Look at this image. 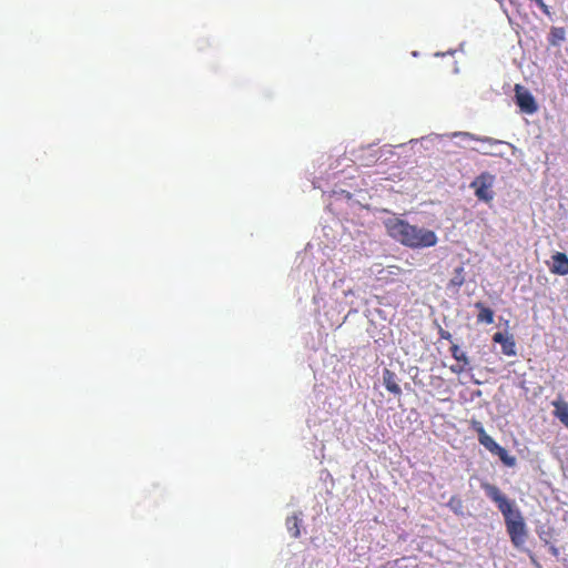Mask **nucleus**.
I'll return each mask as SVG.
<instances>
[{"mask_svg":"<svg viewBox=\"0 0 568 568\" xmlns=\"http://www.w3.org/2000/svg\"><path fill=\"white\" fill-rule=\"evenodd\" d=\"M384 225L392 239L413 250L433 247L438 242L434 231L409 224L396 215L385 219Z\"/></svg>","mask_w":568,"mask_h":568,"instance_id":"nucleus-1","label":"nucleus"},{"mask_svg":"<svg viewBox=\"0 0 568 568\" xmlns=\"http://www.w3.org/2000/svg\"><path fill=\"white\" fill-rule=\"evenodd\" d=\"M481 488L486 496L496 504L505 520L517 517L520 510L517 508L515 500H511L504 495L500 489L489 483H483Z\"/></svg>","mask_w":568,"mask_h":568,"instance_id":"nucleus-2","label":"nucleus"},{"mask_svg":"<svg viewBox=\"0 0 568 568\" xmlns=\"http://www.w3.org/2000/svg\"><path fill=\"white\" fill-rule=\"evenodd\" d=\"M450 138H459L462 139L463 141H466V140H474V141H479L481 142L483 144H487L491 148V150H485V149H476L477 152L481 153V154H485V155H493V156H504V152L498 150L497 148L498 146H501V145H508L513 150V153L515 154L516 152H518V149L508 143V142H505V141H501V140H496V139H493V138H488V136H476L469 132H454L449 135Z\"/></svg>","mask_w":568,"mask_h":568,"instance_id":"nucleus-3","label":"nucleus"},{"mask_svg":"<svg viewBox=\"0 0 568 568\" xmlns=\"http://www.w3.org/2000/svg\"><path fill=\"white\" fill-rule=\"evenodd\" d=\"M495 175L489 172L479 174L469 185L474 190L475 195L483 202H490L494 199L491 187L495 183Z\"/></svg>","mask_w":568,"mask_h":568,"instance_id":"nucleus-4","label":"nucleus"},{"mask_svg":"<svg viewBox=\"0 0 568 568\" xmlns=\"http://www.w3.org/2000/svg\"><path fill=\"white\" fill-rule=\"evenodd\" d=\"M507 532L510 537L511 542L516 547H520L525 544L527 537L526 524L521 513L517 517H511L505 520Z\"/></svg>","mask_w":568,"mask_h":568,"instance_id":"nucleus-5","label":"nucleus"},{"mask_svg":"<svg viewBox=\"0 0 568 568\" xmlns=\"http://www.w3.org/2000/svg\"><path fill=\"white\" fill-rule=\"evenodd\" d=\"M515 102L525 114H534L538 110V104L528 89L520 84L515 85Z\"/></svg>","mask_w":568,"mask_h":568,"instance_id":"nucleus-6","label":"nucleus"},{"mask_svg":"<svg viewBox=\"0 0 568 568\" xmlns=\"http://www.w3.org/2000/svg\"><path fill=\"white\" fill-rule=\"evenodd\" d=\"M493 341L501 345V349L505 355H516V343L511 335H506L501 332H497L494 334Z\"/></svg>","mask_w":568,"mask_h":568,"instance_id":"nucleus-7","label":"nucleus"},{"mask_svg":"<svg viewBox=\"0 0 568 568\" xmlns=\"http://www.w3.org/2000/svg\"><path fill=\"white\" fill-rule=\"evenodd\" d=\"M475 430L478 433V440L487 450L495 454L499 449L498 445L484 429L483 425L478 422L474 424Z\"/></svg>","mask_w":568,"mask_h":568,"instance_id":"nucleus-8","label":"nucleus"},{"mask_svg":"<svg viewBox=\"0 0 568 568\" xmlns=\"http://www.w3.org/2000/svg\"><path fill=\"white\" fill-rule=\"evenodd\" d=\"M302 520L303 514L301 511L294 513L286 518L285 526L291 537L297 538L301 535L300 526Z\"/></svg>","mask_w":568,"mask_h":568,"instance_id":"nucleus-9","label":"nucleus"},{"mask_svg":"<svg viewBox=\"0 0 568 568\" xmlns=\"http://www.w3.org/2000/svg\"><path fill=\"white\" fill-rule=\"evenodd\" d=\"M551 271L559 275L568 274V257L565 253L558 252L552 256Z\"/></svg>","mask_w":568,"mask_h":568,"instance_id":"nucleus-10","label":"nucleus"},{"mask_svg":"<svg viewBox=\"0 0 568 568\" xmlns=\"http://www.w3.org/2000/svg\"><path fill=\"white\" fill-rule=\"evenodd\" d=\"M552 406L555 408V417L558 418L560 423L568 428V403L565 400L557 399L552 402Z\"/></svg>","mask_w":568,"mask_h":568,"instance_id":"nucleus-11","label":"nucleus"},{"mask_svg":"<svg viewBox=\"0 0 568 568\" xmlns=\"http://www.w3.org/2000/svg\"><path fill=\"white\" fill-rule=\"evenodd\" d=\"M383 384L385 385L386 389L393 394H400V387L395 381V375L388 371L385 369L383 374Z\"/></svg>","mask_w":568,"mask_h":568,"instance_id":"nucleus-12","label":"nucleus"},{"mask_svg":"<svg viewBox=\"0 0 568 568\" xmlns=\"http://www.w3.org/2000/svg\"><path fill=\"white\" fill-rule=\"evenodd\" d=\"M476 308L479 310L477 321L480 323L491 324L494 322V312L486 307L483 303L478 302L475 304Z\"/></svg>","mask_w":568,"mask_h":568,"instance_id":"nucleus-13","label":"nucleus"},{"mask_svg":"<svg viewBox=\"0 0 568 568\" xmlns=\"http://www.w3.org/2000/svg\"><path fill=\"white\" fill-rule=\"evenodd\" d=\"M495 455H497L506 466L511 467L515 466L516 464V458L509 455L508 452L501 446L499 447V449H497Z\"/></svg>","mask_w":568,"mask_h":568,"instance_id":"nucleus-14","label":"nucleus"},{"mask_svg":"<svg viewBox=\"0 0 568 568\" xmlns=\"http://www.w3.org/2000/svg\"><path fill=\"white\" fill-rule=\"evenodd\" d=\"M450 349H452L453 357L457 362H462L464 365H468L469 364L468 356L457 345H454Z\"/></svg>","mask_w":568,"mask_h":568,"instance_id":"nucleus-15","label":"nucleus"},{"mask_svg":"<svg viewBox=\"0 0 568 568\" xmlns=\"http://www.w3.org/2000/svg\"><path fill=\"white\" fill-rule=\"evenodd\" d=\"M448 507L457 515H463L464 514V506H463V503L459 498H455L453 497L449 501H448Z\"/></svg>","mask_w":568,"mask_h":568,"instance_id":"nucleus-16","label":"nucleus"},{"mask_svg":"<svg viewBox=\"0 0 568 568\" xmlns=\"http://www.w3.org/2000/svg\"><path fill=\"white\" fill-rule=\"evenodd\" d=\"M551 36L554 39L562 41L565 39V30L562 28H552Z\"/></svg>","mask_w":568,"mask_h":568,"instance_id":"nucleus-17","label":"nucleus"},{"mask_svg":"<svg viewBox=\"0 0 568 568\" xmlns=\"http://www.w3.org/2000/svg\"><path fill=\"white\" fill-rule=\"evenodd\" d=\"M443 135H439V134H430V135H427V136H424L422 138V142L423 143H434L435 141L442 139Z\"/></svg>","mask_w":568,"mask_h":568,"instance_id":"nucleus-18","label":"nucleus"},{"mask_svg":"<svg viewBox=\"0 0 568 568\" xmlns=\"http://www.w3.org/2000/svg\"><path fill=\"white\" fill-rule=\"evenodd\" d=\"M464 366H465V365H459V364H457V365H452V366H450V371H452L453 373H455V374H460V373L464 371Z\"/></svg>","mask_w":568,"mask_h":568,"instance_id":"nucleus-19","label":"nucleus"},{"mask_svg":"<svg viewBox=\"0 0 568 568\" xmlns=\"http://www.w3.org/2000/svg\"><path fill=\"white\" fill-rule=\"evenodd\" d=\"M538 7L544 11V13H546L548 16L550 14L549 8L546 3H541V6H538Z\"/></svg>","mask_w":568,"mask_h":568,"instance_id":"nucleus-20","label":"nucleus"},{"mask_svg":"<svg viewBox=\"0 0 568 568\" xmlns=\"http://www.w3.org/2000/svg\"><path fill=\"white\" fill-rule=\"evenodd\" d=\"M535 2L538 4V6H541V3H545L544 0H535Z\"/></svg>","mask_w":568,"mask_h":568,"instance_id":"nucleus-21","label":"nucleus"},{"mask_svg":"<svg viewBox=\"0 0 568 568\" xmlns=\"http://www.w3.org/2000/svg\"><path fill=\"white\" fill-rule=\"evenodd\" d=\"M449 336H450L449 333H446V334L443 333L442 334V337H444V338H448Z\"/></svg>","mask_w":568,"mask_h":568,"instance_id":"nucleus-22","label":"nucleus"},{"mask_svg":"<svg viewBox=\"0 0 568 568\" xmlns=\"http://www.w3.org/2000/svg\"><path fill=\"white\" fill-rule=\"evenodd\" d=\"M435 55H436V57H443V55H444V53H442V52H437V53H435Z\"/></svg>","mask_w":568,"mask_h":568,"instance_id":"nucleus-23","label":"nucleus"}]
</instances>
